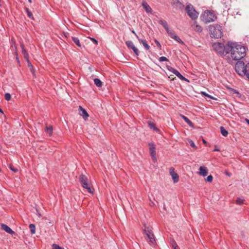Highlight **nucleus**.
<instances>
[{
	"label": "nucleus",
	"instance_id": "f257e3e1",
	"mask_svg": "<svg viewBox=\"0 0 249 249\" xmlns=\"http://www.w3.org/2000/svg\"><path fill=\"white\" fill-rule=\"evenodd\" d=\"M227 49L234 60H239L246 55V47L236 42H228Z\"/></svg>",
	"mask_w": 249,
	"mask_h": 249
},
{
	"label": "nucleus",
	"instance_id": "f03ea898",
	"mask_svg": "<svg viewBox=\"0 0 249 249\" xmlns=\"http://www.w3.org/2000/svg\"><path fill=\"white\" fill-rule=\"evenodd\" d=\"M144 228L142 230L143 234L144 235L145 240L152 246L156 245V241L155 236L152 231V228L149 226L144 225Z\"/></svg>",
	"mask_w": 249,
	"mask_h": 249
},
{
	"label": "nucleus",
	"instance_id": "7ed1b4c3",
	"mask_svg": "<svg viewBox=\"0 0 249 249\" xmlns=\"http://www.w3.org/2000/svg\"><path fill=\"white\" fill-rule=\"evenodd\" d=\"M79 182L82 187L87 191L88 192L93 194L94 189L91 185L88 177L84 175H81L79 177Z\"/></svg>",
	"mask_w": 249,
	"mask_h": 249
},
{
	"label": "nucleus",
	"instance_id": "20e7f679",
	"mask_svg": "<svg viewBox=\"0 0 249 249\" xmlns=\"http://www.w3.org/2000/svg\"><path fill=\"white\" fill-rule=\"evenodd\" d=\"M213 50L221 55H225L229 53L228 48V43L226 45L219 42L214 43L212 45Z\"/></svg>",
	"mask_w": 249,
	"mask_h": 249
},
{
	"label": "nucleus",
	"instance_id": "39448f33",
	"mask_svg": "<svg viewBox=\"0 0 249 249\" xmlns=\"http://www.w3.org/2000/svg\"><path fill=\"white\" fill-rule=\"evenodd\" d=\"M216 16L213 11L206 10L201 15V20L205 23L214 21L216 19Z\"/></svg>",
	"mask_w": 249,
	"mask_h": 249
},
{
	"label": "nucleus",
	"instance_id": "423d86ee",
	"mask_svg": "<svg viewBox=\"0 0 249 249\" xmlns=\"http://www.w3.org/2000/svg\"><path fill=\"white\" fill-rule=\"evenodd\" d=\"M185 11L192 19L195 20L198 18L199 13L195 10L192 4H189L187 5L185 7Z\"/></svg>",
	"mask_w": 249,
	"mask_h": 249
},
{
	"label": "nucleus",
	"instance_id": "0eeeda50",
	"mask_svg": "<svg viewBox=\"0 0 249 249\" xmlns=\"http://www.w3.org/2000/svg\"><path fill=\"white\" fill-rule=\"evenodd\" d=\"M246 65H245V63L240 61H238L236 62L235 65V70L236 72L241 76H245L246 73H245L246 69Z\"/></svg>",
	"mask_w": 249,
	"mask_h": 249
},
{
	"label": "nucleus",
	"instance_id": "6e6552de",
	"mask_svg": "<svg viewBox=\"0 0 249 249\" xmlns=\"http://www.w3.org/2000/svg\"><path fill=\"white\" fill-rule=\"evenodd\" d=\"M223 29V24L215 23L209 26V31H221Z\"/></svg>",
	"mask_w": 249,
	"mask_h": 249
},
{
	"label": "nucleus",
	"instance_id": "1a4fd4ad",
	"mask_svg": "<svg viewBox=\"0 0 249 249\" xmlns=\"http://www.w3.org/2000/svg\"><path fill=\"white\" fill-rule=\"evenodd\" d=\"M150 154L154 161L156 160V153L155 145L153 142L149 143Z\"/></svg>",
	"mask_w": 249,
	"mask_h": 249
},
{
	"label": "nucleus",
	"instance_id": "9d476101",
	"mask_svg": "<svg viewBox=\"0 0 249 249\" xmlns=\"http://www.w3.org/2000/svg\"><path fill=\"white\" fill-rule=\"evenodd\" d=\"M125 44L128 49H131L133 51L134 53L137 56H138L139 55L140 52L139 51L138 49L133 44L132 41L129 40L126 41L125 42Z\"/></svg>",
	"mask_w": 249,
	"mask_h": 249
},
{
	"label": "nucleus",
	"instance_id": "9b49d317",
	"mask_svg": "<svg viewBox=\"0 0 249 249\" xmlns=\"http://www.w3.org/2000/svg\"><path fill=\"white\" fill-rule=\"evenodd\" d=\"M142 6L147 14H152V9L145 0H142Z\"/></svg>",
	"mask_w": 249,
	"mask_h": 249
},
{
	"label": "nucleus",
	"instance_id": "f8f14e48",
	"mask_svg": "<svg viewBox=\"0 0 249 249\" xmlns=\"http://www.w3.org/2000/svg\"><path fill=\"white\" fill-rule=\"evenodd\" d=\"M79 114L82 116L83 118L85 120H87L88 117L89 116L88 112H87V111L85 110V109H84V108H83L81 106H79Z\"/></svg>",
	"mask_w": 249,
	"mask_h": 249
},
{
	"label": "nucleus",
	"instance_id": "ddd939ff",
	"mask_svg": "<svg viewBox=\"0 0 249 249\" xmlns=\"http://www.w3.org/2000/svg\"><path fill=\"white\" fill-rule=\"evenodd\" d=\"M133 34H135V35L137 36V37L138 38L139 42L140 43L142 44L144 48L146 50H149L150 49V46L148 45V44L147 43V42L145 40V39H142L141 38H140V37L137 35L135 33V32H132Z\"/></svg>",
	"mask_w": 249,
	"mask_h": 249
},
{
	"label": "nucleus",
	"instance_id": "4468645a",
	"mask_svg": "<svg viewBox=\"0 0 249 249\" xmlns=\"http://www.w3.org/2000/svg\"><path fill=\"white\" fill-rule=\"evenodd\" d=\"M167 33L171 38L176 40L178 42L181 44H184L183 42L181 40V39L177 35L175 34V32H167Z\"/></svg>",
	"mask_w": 249,
	"mask_h": 249
},
{
	"label": "nucleus",
	"instance_id": "2eb2a0df",
	"mask_svg": "<svg viewBox=\"0 0 249 249\" xmlns=\"http://www.w3.org/2000/svg\"><path fill=\"white\" fill-rule=\"evenodd\" d=\"M20 47L22 50V53L23 54L25 59L27 61L29 59V54L27 51L24 48V44L22 42L20 43Z\"/></svg>",
	"mask_w": 249,
	"mask_h": 249
},
{
	"label": "nucleus",
	"instance_id": "dca6fc26",
	"mask_svg": "<svg viewBox=\"0 0 249 249\" xmlns=\"http://www.w3.org/2000/svg\"><path fill=\"white\" fill-rule=\"evenodd\" d=\"M1 228L5 231L6 232L9 233V234H13L14 233H15V232L12 230V229L9 227L7 225H6V224H1Z\"/></svg>",
	"mask_w": 249,
	"mask_h": 249
},
{
	"label": "nucleus",
	"instance_id": "f3484780",
	"mask_svg": "<svg viewBox=\"0 0 249 249\" xmlns=\"http://www.w3.org/2000/svg\"><path fill=\"white\" fill-rule=\"evenodd\" d=\"M223 36L222 32H211L210 34V36L214 39L220 38Z\"/></svg>",
	"mask_w": 249,
	"mask_h": 249
},
{
	"label": "nucleus",
	"instance_id": "a211bd4d",
	"mask_svg": "<svg viewBox=\"0 0 249 249\" xmlns=\"http://www.w3.org/2000/svg\"><path fill=\"white\" fill-rule=\"evenodd\" d=\"M208 174V169L206 167L201 166L199 168V174L203 177H205Z\"/></svg>",
	"mask_w": 249,
	"mask_h": 249
},
{
	"label": "nucleus",
	"instance_id": "6ab92c4d",
	"mask_svg": "<svg viewBox=\"0 0 249 249\" xmlns=\"http://www.w3.org/2000/svg\"><path fill=\"white\" fill-rule=\"evenodd\" d=\"M147 124L150 129L154 130L156 132L160 133V130L156 127V124L154 123L151 121H148Z\"/></svg>",
	"mask_w": 249,
	"mask_h": 249
},
{
	"label": "nucleus",
	"instance_id": "aec40b11",
	"mask_svg": "<svg viewBox=\"0 0 249 249\" xmlns=\"http://www.w3.org/2000/svg\"><path fill=\"white\" fill-rule=\"evenodd\" d=\"M180 116L190 126L194 127L193 123L187 117L182 114Z\"/></svg>",
	"mask_w": 249,
	"mask_h": 249
},
{
	"label": "nucleus",
	"instance_id": "412c9836",
	"mask_svg": "<svg viewBox=\"0 0 249 249\" xmlns=\"http://www.w3.org/2000/svg\"><path fill=\"white\" fill-rule=\"evenodd\" d=\"M11 47L15 51V53H17V52H18L17 46V44L16 43V41L13 37H12L11 38Z\"/></svg>",
	"mask_w": 249,
	"mask_h": 249
},
{
	"label": "nucleus",
	"instance_id": "4be33fe9",
	"mask_svg": "<svg viewBox=\"0 0 249 249\" xmlns=\"http://www.w3.org/2000/svg\"><path fill=\"white\" fill-rule=\"evenodd\" d=\"M53 128L52 125H49V126H46L45 129V131L46 133L49 134V136H51L53 134Z\"/></svg>",
	"mask_w": 249,
	"mask_h": 249
},
{
	"label": "nucleus",
	"instance_id": "5701e85b",
	"mask_svg": "<svg viewBox=\"0 0 249 249\" xmlns=\"http://www.w3.org/2000/svg\"><path fill=\"white\" fill-rule=\"evenodd\" d=\"M26 61L27 62L28 67L29 68L30 71H31L32 74L33 75H34L35 74V70L34 69L33 65L32 64V63H31V62L29 60H28Z\"/></svg>",
	"mask_w": 249,
	"mask_h": 249
},
{
	"label": "nucleus",
	"instance_id": "b1692460",
	"mask_svg": "<svg viewBox=\"0 0 249 249\" xmlns=\"http://www.w3.org/2000/svg\"><path fill=\"white\" fill-rule=\"evenodd\" d=\"M94 82L95 85L98 87H101L103 85L102 82L98 78H95Z\"/></svg>",
	"mask_w": 249,
	"mask_h": 249
},
{
	"label": "nucleus",
	"instance_id": "393cba45",
	"mask_svg": "<svg viewBox=\"0 0 249 249\" xmlns=\"http://www.w3.org/2000/svg\"><path fill=\"white\" fill-rule=\"evenodd\" d=\"M160 23L163 26L164 29L166 30V31H169V29L168 27V24L166 21L162 20H160Z\"/></svg>",
	"mask_w": 249,
	"mask_h": 249
},
{
	"label": "nucleus",
	"instance_id": "a878e982",
	"mask_svg": "<svg viewBox=\"0 0 249 249\" xmlns=\"http://www.w3.org/2000/svg\"><path fill=\"white\" fill-rule=\"evenodd\" d=\"M245 69L246 70L244 71L245 73H246L245 76L249 80V62L246 65Z\"/></svg>",
	"mask_w": 249,
	"mask_h": 249
},
{
	"label": "nucleus",
	"instance_id": "bb28decb",
	"mask_svg": "<svg viewBox=\"0 0 249 249\" xmlns=\"http://www.w3.org/2000/svg\"><path fill=\"white\" fill-rule=\"evenodd\" d=\"M220 132L223 136L226 137L228 136V132L224 128L223 126L220 127Z\"/></svg>",
	"mask_w": 249,
	"mask_h": 249
},
{
	"label": "nucleus",
	"instance_id": "cd10ccee",
	"mask_svg": "<svg viewBox=\"0 0 249 249\" xmlns=\"http://www.w3.org/2000/svg\"><path fill=\"white\" fill-rule=\"evenodd\" d=\"M172 178L174 183H177L179 181V176L177 173L172 175Z\"/></svg>",
	"mask_w": 249,
	"mask_h": 249
},
{
	"label": "nucleus",
	"instance_id": "c85d7f7f",
	"mask_svg": "<svg viewBox=\"0 0 249 249\" xmlns=\"http://www.w3.org/2000/svg\"><path fill=\"white\" fill-rule=\"evenodd\" d=\"M72 39L78 47H81L79 39L77 37L72 36Z\"/></svg>",
	"mask_w": 249,
	"mask_h": 249
},
{
	"label": "nucleus",
	"instance_id": "c756f323",
	"mask_svg": "<svg viewBox=\"0 0 249 249\" xmlns=\"http://www.w3.org/2000/svg\"><path fill=\"white\" fill-rule=\"evenodd\" d=\"M29 228L30 229V231L32 234L35 233L36 232V227L35 225L33 224H31L29 225Z\"/></svg>",
	"mask_w": 249,
	"mask_h": 249
},
{
	"label": "nucleus",
	"instance_id": "7c9ffc66",
	"mask_svg": "<svg viewBox=\"0 0 249 249\" xmlns=\"http://www.w3.org/2000/svg\"><path fill=\"white\" fill-rule=\"evenodd\" d=\"M201 94L203 95L204 96L207 97L208 98H209L210 99H213V100H215L216 99L215 98H214V97H213V96H212L211 95L208 94V93H206L204 91H202L201 92Z\"/></svg>",
	"mask_w": 249,
	"mask_h": 249
},
{
	"label": "nucleus",
	"instance_id": "2f4dec72",
	"mask_svg": "<svg viewBox=\"0 0 249 249\" xmlns=\"http://www.w3.org/2000/svg\"><path fill=\"white\" fill-rule=\"evenodd\" d=\"M9 168L12 170L13 171V172H14L15 173H16L18 171V169L16 168H15L12 164H9Z\"/></svg>",
	"mask_w": 249,
	"mask_h": 249
},
{
	"label": "nucleus",
	"instance_id": "473e14b6",
	"mask_svg": "<svg viewBox=\"0 0 249 249\" xmlns=\"http://www.w3.org/2000/svg\"><path fill=\"white\" fill-rule=\"evenodd\" d=\"M4 98L6 101H9L11 100V96L10 93H7L4 95Z\"/></svg>",
	"mask_w": 249,
	"mask_h": 249
},
{
	"label": "nucleus",
	"instance_id": "72a5a7b5",
	"mask_svg": "<svg viewBox=\"0 0 249 249\" xmlns=\"http://www.w3.org/2000/svg\"><path fill=\"white\" fill-rule=\"evenodd\" d=\"M172 247L174 248V249H179L177 244L174 240H173L172 241Z\"/></svg>",
	"mask_w": 249,
	"mask_h": 249
},
{
	"label": "nucleus",
	"instance_id": "f704fd0d",
	"mask_svg": "<svg viewBox=\"0 0 249 249\" xmlns=\"http://www.w3.org/2000/svg\"><path fill=\"white\" fill-rule=\"evenodd\" d=\"M167 69L168 71H170L171 72H172L173 73L176 71L177 70L175 69L173 67L170 66H167Z\"/></svg>",
	"mask_w": 249,
	"mask_h": 249
},
{
	"label": "nucleus",
	"instance_id": "c9c22d12",
	"mask_svg": "<svg viewBox=\"0 0 249 249\" xmlns=\"http://www.w3.org/2000/svg\"><path fill=\"white\" fill-rule=\"evenodd\" d=\"M244 200L240 198H238L236 200V203L239 205L242 204L244 203Z\"/></svg>",
	"mask_w": 249,
	"mask_h": 249
},
{
	"label": "nucleus",
	"instance_id": "e433bc0d",
	"mask_svg": "<svg viewBox=\"0 0 249 249\" xmlns=\"http://www.w3.org/2000/svg\"><path fill=\"white\" fill-rule=\"evenodd\" d=\"M213 177L212 175H209L207 177L205 180L207 182H211L213 181Z\"/></svg>",
	"mask_w": 249,
	"mask_h": 249
},
{
	"label": "nucleus",
	"instance_id": "4c0bfd02",
	"mask_svg": "<svg viewBox=\"0 0 249 249\" xmlns=\"http://www.w3.org/2000/svg\"><path fill=\"white\" fill-rule=\"evenodd\" d=\"M169 173L171 176H172V175L176 174L174 167H172L169 169Z\"/></svg>",
	"mask_w": 249,
	"mask_h": 249
},
{
	"label": "nucleus",
	"instance_id": "58836bf2",
	"mask_svg": "<svg viewBox=\"0 0 249 249\" xmlns=\"http://www.w3.org/2000/svg\"><path fill=\"white\" fill-rule=\"evenodd\" d=\"M159 61L160 62L168 61V59L165 56H161L159 58Z\"/></svg>",
	"mask_w": 249,
	"mask_h": 249
},
{
	"label": "nucleus",
	"instance_id": "ea45409f",
	"mask_svg": "<svg viewBox=\"0 0 249 249\" xmlns=\"http://www.w3.org/2000/svg\"><path fill=\"white\" fill-rule=\"evenodd\" d=\"M53 249H64L63 248L60 247L59 245L54 244L53 245Z\"/></svg>",
	"mask_w": 249,
	"mask_h": 249
},
{
	"label": "nucleus",
	"instance_id": "a19ab883",
	"mask_svg": "<svg viewBox=\"0 0 249 249\" xmlns=\"http://www.w3.org/2000/svg\"><path fill=\"white\" fill-rule=\"evenodd\" d=\"M177 77L180 79L182 78V76L177 70L174 72V73Z\"/></svg>",
	"mask_w": 249,
	"mask_h": 249
},
{
	"label": "nucleus",
	"instance_id": "79ce46f5",
	"mask_svg": "<svg viewBox=\"0 0 249 249\" xmlns=\"http://www.w3.org/2000/svg\"><path fill=\"white\" fill-rule=\"evenodd\" d=\"M189 142L190 143V146L194 148L195 149H197L195 143L193 142V141L190 140Z\"/></svg>",
	"mask_w": 249,
	"mask_h": 249
},
{
	"label": "nucleus",
	"instance_id": "37998d69",
	"mask_svg": "<svg viewBox=\"0 0 249 249\" xmlns=\"http://www.w3.org/2000/svg\"><path fill=\"white\" fill-rule=\"evenodd\" d=\"M155 42L157 46L159 48V49L160 50H161V46L160 43L157 40H156V39L155 40Z\"/></svg>",
	"mask_w": 249,
	"mask_h": 249
},
{
	"label": "nucleus",
	"instance_id": "c03bdc74",
	"mask_svg": "<svg viewBox=\"0 0 249 249\" xmlns=\"http://www.w3.org/2000/svg\"><path fill=\"white\" fill-rule=\"evenodd\" d=\"M16 55V59L17 61V62L19 64V60L18 56V52H17V53H15Z\"/></svg>",
	"mask_w": 249,
	"mask_h": 249
},
{
	"label": "nucleus",
	"instance_id": "a18cd8bd",
	"mask_svg": "<svg viewBox=\"0 0 249 249\" xmlns=\"http://www.w3.org/2000/svg\"><path fill=\"white\" fill-rule=\"evenodd\" d=\"M27 13L28 16L29 18H31L32 16V13L30 11H29V10L28 9L27 10Z\"/></svg>",
	"mask_w": 249,
	"mask_h": 249
},
{
	"label": "nucleus",
	"instance_id": "49530a36",
	"mask_svg": "<svg viewBox=\"0 0 249 249\" xmlns=\"http://www.w3.org/2000/svg\"><path fill=\"white\" fill-rule=\"evenodd\" d=\"M90 38L95 44H97L98 41L95 38L91 37H90Z\"/></svg>",
	"mask_w": 249,
	"mask_h": 249
},
{
	"label": "nucleus",
	"instance_id": "de8ad7c7",
	"mask_svg": "<svg viewBox=\"0 0 249 249\" xmlns=\"http://www.w3.org/2000/svg\"><path fill=\"white\" fill-rule=\"evenodd\" d=\"M180 79L183 80V81H187V82H189V81L187 78L184 77L183 76H182V78Z\"/></svg>",
	"mask_w": 249,
	"mask_h": 249
},
{
	"label": "nucleus",
	"instance_id": "09e8293b",
	"mask_svg": "<svg viewBox=\"0 0 249 249\" xmlns=\"http://www.w3.org/2000/svg\"><path fill=\"white\" fill-rule=\"evenodd\" d=\"M225 174H226V175H227V176H229V177H230V175H230V173H229L228 171H225Z\"/></svg>",
	"mask_w": 249,
	"mask_h": 249
},
{
	"label": "nucleus",
	"instance_id": "8fccbe9b",
	"mask_svg": "<svg viewBox=\"0 0 249 249\" xmlns=\"http://www.w3.org/2000/svg\"><path fill=\"white\" fill-rule=\"evenodd\" d=\"M245 121L247 122V123L249 125V119H245Z\"/></svg>",
	"mask_w": 249,
	"mask_h": 249
},
{
	"label": "nucleus",
	"instance_id": "3c124183",
	"mask_svg": "<svg viewBox=\"0 0 249 249\" xmlns=\"http://www.w3.org/2000/svg\"><path fill=\"white\" fill-rule=\"evenodd\" d=\"M64 34V35L66 37H67V34H69L68 32H62Z\"/></svg>",
	"mask_w": 249,
	"mask_h": 249
},
{
	"label": "nucleus",
	"instance_id": "603ef678",
	"mask_svg": "<svg viewBox=\"0 0 249 249\" xmlns=\"http://www.w3.org/2000/svg\"><path fill=\"white\" fill-rule=\"evenodd\" d=\"M202 141L204 144H206L207 143V142L205 140L203 139Z\"/></svg>",
	"mask_w": 249,
	"mask_h": 249
},
{
	"label": "nucleus",
	"instance_id": "864d4df0",
	"mask_svg": "<svg viewBox=\"0 0 249 249\" xmlns=\"http://www.w3.org/2000/svg\"><path fill=\"white\" fill-rule=\"evenodd\" d=\"M214 151H219V150L218 149V148H215L214 150H213Z\"/></svg>",
	"mask_w": 249,
	"mask_h": 249
},
{
	"label": "nucleus",
	"instance_id": "5fc2aeb1",
	"mask_svg": "<svg viewBox=\"0 0 249 249\" xmlns=\"http://www.w3.org/2000/svg\"><path fill=\"white\" fill-rule=\"evenodd\" d=\"M28 1H29L30 3H32V0H28Z\"/></svg>",
	"mask_w": 249,
	"mask_h": 249
}]
</instances>
